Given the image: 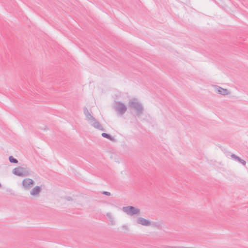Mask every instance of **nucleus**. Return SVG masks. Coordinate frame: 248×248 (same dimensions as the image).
<instances>
[{
  "label": "nucleus",
  "instance_id": "nucleus-1",
  "mask_svg": "<svg viewBox=\"0 0 248 248\" xmlns=\"http://www.w3.org/2000/svg\"><path fill=\"white\" fill-rule=\"evenodd\" d=\"M128 106L131 108L135 110L137 117H140L143 114L144 108L140 103L137 101V99L134 98L129 101Z\"/></svg>",
  "mask_w": 248,
  "mask_h": 248
},
{
  "label": "nucleus",
  "instance_id": "nucleus-2",
  "mask_svg": "<svg viewBox=\"0 0 248 248\" xmlns=\"http://www.w3.org/2000/svg\"><path fill=\"white\" fill-rule=\"evenodd\" d=\"M31 169L26 166H19L12 170L13 174L18 176H27L31 175Z\"/></svg>",
  "mask_w": 248,
  "mask_h": 248
},
{
  "label": "nucleus",
  "instance_id": "nucleus-3",
  "mask_svg": "<svg viewBox=\"0 0 248 248\" xmlns=\"http://www.w3.org/2000/svg\"><path fill=\"white\" fill-rule=\"evenodd\" d=\"M122 210L127 215L131 216L138 214L140 212V210L139 208L132 206H124L123 207Z\"/></svg>",
  "mask_w": 248,
  "mask_h": 248
},
{
  "label": "nucleus",
  "instance_id": "nucleus-4",
  "mask_svg": "<svg viewBox=\"0 0 248 248\" xmlns=\"http://www.w3.org/2000/svg\"><path fill=\"white\" fill-rule=\"evenodd\" d=\"M114 108L115 110L122 115L124 114L127 110L126 107L120 101L115 102Z\"/></svg>",
  "mask_w": 248,
  "mask_h": 248
},
{
  "label": "nucleus",
  "instance_id": "nucleus-5",
  "mask_svg": "<svg viewBox=\"0 0 248 248\" xmlns=\"http://www.w3.org/2000/svg\"><path fill=\"white\" fill-rule=\"evenodd\" d=\"M34 184V181L30 178H26L23 180L22 185L24 188L26 189H29L32 187Z\"/></svg>",
  "mask_w": 248,
  "mask_h": 248
},
{
  "label": "nucleus",
  "instance_id": "nucleus-6",
  "mask_svg": "<svg viewBox=\"0 0 248 248\" xmlns=\"http://www.w3.org/2000/svg\"><path fill=\"white\" fill-rule=\"evenodd\" d=\"M137 223L138 224L142 225L145 226H149L151 225V223L149 220H147L144 218L139 217L137 219Z\"/></svg>",
  "mask_w": 248,
  "mask_h": 248
},
{
  "label": "nucleus",
  "instance_id": "nucleus-7",
  "mask_svg": "<svg viewBox=\"0 0 248 248\" xmlns=\"http://www.w3.org/2000/svg\"><path fill=\"white\" fill-rule=\"evenodd\" d=\"M92 125L93 126L94 128L98 129L101 131H104V129L101 125L100 123L97 121L96 119L94 118V120H91V122H90Z\"/></svg>",
  "mask_w": 248,
  "mask_h": 248
},
{
  "label": "nucleus",
  "instance_id": "nucleus-8",
  "mask_svg": "<svg viewBox=\"0 0 248 248\" xmlns=\"http://www.w3.org/2000/svg\"><path fill=\"white\" fill-rule=\"evenodd\" d=\"M84 114L86 116V120H87L89 122H91V120H94V117H93L91 113L89 112L88 108L86 107H85L83 108Z\"/></svg>",
  "mask_w": 248,
  "mask_h": 248
},
{
  "label": "nucleus",
  "instance_id": "nucleus-9",
  "mask_svg": "<svg viewBox=\"0 0 248 248\" xmlns=\"http://www.w3.org/2000/svg\"><path fill=\"white\" fill-rule=\"evenodd\" d=\"M216 88L217 89V92L218 93L220 94H222L223 95H228L229 94V92L227 89H223V88L219 86H216Z\"/></svg>",
  "mask_w": 248,
  "mask_h": 248
},
{
  "label": "nucleus",
  "instance_id": "nucleus-10",
  "mask_svg": "<svg viewBox=\"0 0 248 248\" xmlns=\"http://www.w3.org/2000/svg\"><path fill=\"white\" fill-rule=\"evenodd\" d=\"M231 156L233 159H234L236 161H238V162H240L243 166H245L246 165V162L244 160L241 159L239 156H237L236 155H235L233 154H232V155H231Z\"/></svg>",
  "mask_w": 248,
  "mask_h": 248
},
{
  "label": "nucleus",
  "instance_id": "nucleus-11",
  "mask_svg": "<svg viewBox=\"0 0 248 248\" xmlns=\"http://www.w3.org/2000/svg\"><path fill=\"white\" fill-rule=\"evenodd\" d=\"M41 188L39 186H35L30 192V194L32 196L37 195L41 191Z\"/></svg>",
  "mask_w": 248,
  "mask_h": 248
},
{
  "label": "nucleus",
  "instance_id": "nucleus-12",
  "mask_svg": "<svg viewBox=\"0 0 248 248\" xmlns=\"http://www.w3.org/2000/svg\"><path fill=\"white\" fill-rule=\"evenodd\" d=\"M103 138H105L106 139H108L111 141H113L114 140V138L112 137L110 134L106 133H103L101 134Z\"/></svg>",
  "mask_w": 248,
  "mask_h": 248
},
{
  "label": "nucleus",
  "instance_id": "nucleus-13",
  "mask_svg": "<svg viewBox=\"0 0 248 248\" xmlns=\"http://www.w3.org/2000/svg\"><path fill=\"white\" fill-rule=\"evenodd\" d=\"M9 160L10 162L12 163L16 164L18 162V161L16 158H14L13 156L11 155L9 157Z\"/></svg>",
  "mask_w": 248,
  "mask_h": 248
},
{
  "label": "nucleus",
  "instance_id": "nucleus-14",
  "mask_svg": "<svg viewBox=\"0 0 248 248\" xmlns=\"http://www.w3.org/2000/svg\"><path fill=\"white\" fill-rule=\"evenodd\" d=\"M107 217L108 218L109 221L111 222V224L113 225L114 224V218L112 217L111 215L109 213H108L106 214Z\"/></svg>",
  "mask_w": 248,
  "mask_h": 248
},
{
  "label": "nucleus",
  "instance_id": "nucleus-15",
  "mask_svg": "<svg viewBox=\"0 0 248 248\" xmlns=\"http://www.w3.org/2000/svg\"><path fill=\"white\" fill-rule=\"evenodd\" d=\"M102 193L104 195H105L108 196H109L111 195V193L109 192L108 191H103L102 192Z\"/></svg>",
  "mask_w": 248,
  "mask_h": 248
},
{
  "label": "nucleus",
  "instance_id": "nucleus-16",
  "mask_svg": "<svg viewBox=\"0 0 248 248\" xmlns=\"http://www.w3.org/2000/svg\"><path fill=\"white\" fill-rule=\"evenodd\" d=\"M66 199L67 201H71L72 200V198L70 197H67L66 198Z\"/></svg>",
  "mask_w": 248,
  "mask_h": 248
},
{
  "label": "nucleus",
  "instance_id": "nucleus-17",
  "mask_svg": "<svg viewBox=\"0 0 248 248\" xmlns=\"http://www.w3.org/2000/svg\"><path fill=\"white\" fill-rule=\"evenodd\" d=\"M171 248H177L176 247H171Z\"/></svg>",
  "mask_w": 248,
  "mask_h": 248
},
{
  "label": "nucleus",
  "instance_id": "nucleus-18",
  "mask_svg": "<svg viewBox=\"0 0 248 248\" xmlns=\"http://www.w3.org/2000/svg\"><path fill=\"white\" fill-rule=\"evenodd\" d=\"M1 187V185L0 184V187Z\"/></svg>",
  "mask_w": 248,
  "mask_h": 248
}]
</instances>
